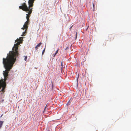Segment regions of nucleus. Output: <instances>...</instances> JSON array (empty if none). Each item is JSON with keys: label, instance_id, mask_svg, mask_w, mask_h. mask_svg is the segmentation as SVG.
<instances>
[{"label": "nucleus", "instance_id": "7", "mask_svg": "<svg viewBox=\"0 0 131 131\" xmlns=\"http://www.w3.org/2000/svg\"><path fill=\"white\" fill-rule=\"evenodd\" d=\"M26 29L25 30V32H23V35H21V36H24L26 34Z\"/></svg>", "mask_w": 131, "mask_h": 131}, {"label": "nucleus", "instance_id": "3", "mask_svg": "<svg viewBox=\"0 0 131 131\" xmlns=\"http://www.w3.org/2000/svg\"><path fill=\"white\" fill-rule=\"evenodd\" d=\"M35 0H29L28 3L29 5V7H32L34 3Z\"/></svg>", "mask_w": 131, "mask_h": 131}, {"label": "nucleus", "instance_id": "1", "mask_svg": "<svg viewBox=\"0 0 131 131\" xmlns=\"http://www.w3.org/2000/svg\"><path fill=\"white\" fill-rule=\"evenodd\" d=\"M23 38L22 37H20L19 39H17L15 40V42L17 43L14 44L12 51H9V53L7 54L6 58H3V62L4 61L6 63L13 66L15 62L16 57L19 54L18 46L19 45L21 39H22Z\"/></svg>", "mask_w": 131, "mask_h": 131}, {"label": "nucleus", "instance_id": "14", "mask_svg": "<svg viewBox=\"0 0 131 131\" xmlns=\"http://www.w3.org/2000/svg\"><path fill=\"white\" fill-rule=\"evenodd\" d=\"M77 76H78V78H77V79L78 80V78H79V74H78L77 75Z\"/></svg>", "mask_w": 131, "mask_h": 131}, {"label": "nucleus", "instance_id": "18", "mask_svg": "<svg viewBox=\"0 0 131 131\" xmlns=\"http://www.w3.org/2000/svg\"><path fill=\"white\" fill-rule=\"evenodd\" d=\"M72 26L71 27H70V28H72Z\"/></svg>", "mask_w": 131, "mask_h": 131}, {"label": "nucleus", "instance_id": "11", "mask_svg": "<svg viewBox=\"0 0 131 131\" xmlns=\"http://www.w3.org/2000/svg\"><path fill=\"white\" fill-rule=\"evenodd\" d=\"M25 58H24V60L25 61H26L27 59V56H25Z\"/></svg>", "mask_w": 131, "mask_h": 131}, {"label": "nucleus", "instance_id": "17", "mask_svg": "<svg viewBox=\"0 0 131 131\" xmlns=\"http://www.w3.org/2000/svg\"><path fill=\"white\" fill-rule=\"evenodd\" d=\"M69 102H68L67 103V105H69Z\"/></svg>", "mask_w": 131, "mask_h": 131}, {"label": "nucleus", "instance_id": "9", "mask_svg": "<svg viewBox=\"0 0 131 131\" xmlns=\"http://www.w3.org/2000/svg\"><path fill=\"white\" fill-rule=\"evenodd\" d=\"M45 48H44V49L43 50L42 53V55H43L45 51Z\"/></svg>", "mask_w": 131, "mask_h": 131}, {"label": "nucleus", "instance_id": "2", "mask_svg": "<svg viewBox=\"0 0 131 131\" xmlns=\"http://www.w3.org/2000/svg\"><path fill=\"white\" fill-rule=\"evenodd\" d=\"M31 7H28L26 4L25 3H24L22 4L21 6H20L19 8L23 10L26 12L28 11V14H26V18L27 21H29V18L30 17V14L32 13V8H30Z\"/></svg>", "mask_w": 131, "mask_h": 131}, {"label": "nucleus", "instance_id": "13", "mask_svg": "<svg viewBox=\"0 0 131 131\" xmlns=\"http://www.w3.org/2000/svg\"><path fill=\"white\" fill-rule=\"evenodd\" d=\"M77 32H76V37H75L76 39L77 38Z\"/></svg>", "mask_w": 131, "mask_h": 131}, {"label": "nucleus", "instance_id": "15", "mask_svg": "<svg viewBox=\"0 0 131 131\" xmlns=\"http://www.w3.org/2000/svg\"><path fill=\"white\" fill-rule=\"evenodd\" d=\"M61 66H63V63H62V61L61 63Z\"/></svg>", "mask_w": 131, "mask_h": 131}, {"label": "nucleus", "instance_id": "21", "mask_svg": "<svg viewBox=\"0 0 131 131\" xmlns=\"http://www.w3.org/2000/svg\"><path fill=\"white\" fill-rule=\"evenodd\" d=\"M46 108V107H45V109Z\"/></svg>", "mask_w": 131, "mask_h": 131}, {"label": "nucleus", "instance_id": "5", "mask_svg": "<svg viewBox=\"0 0 131 131\" xmlns=\"http://www.w3.org/2000/svg\"><path fill=\"white\" fill-rule=\"evenodd\" d=\"M41 44L42 43L41 42H40L35 47V48L36 49V51L38 49V48L40 47Z\"/></svg>", "mask_w": 131, "mask_h": 131}, {"label": "nucleus", "instance_id": "19", "mask_svg": "<svg viewBox=\"0 0 131 131\" xmlns=\"http://www.w3.org/2000/svg\"><path fill=\"white\" fill-rule=\"evenodd\" d=\"M2 116V115L1 116V117Z\"/></svg>", "mask_w": 131, "mask_h": 131}, {"label": "nucleus", "instance_id": "8", "mask_svg": "<svg viewBox=\"0 0 131 131\" xmlns=\"http://www.w3.org/2000/svg\"><path fill=\"white\" fill-rule=\"evenodd\" d=\"M59 51V49H58L56 51V52L54 54V55L53 56L54 57L55 56V55L58 53V51Z\"/></svg>", "mask_w": 131, "mask_h": 131}, {"label": "nucleus", "instance_id": "12", "mask_svg": "<svg viewBox=\"0 0 131 131\" xmlns=\"http://www.w3.org/2000/svg\"><path fill=\"white\" fill-rule=\"evenodd\" d=\"M27 28H25L24 27H23L21 28V29H23V30H24L25 29H26V30L27 29Z\"/></svg>", "mask_w": 131, "mask_h": 131}, {"label": "nucleus", "instance_id": "6", "mask_svg": "<svg viewBox=\"0 0 131 131\" xmlns=\"http://www.w3.org/2000/svg\"><path fill=\"white\" fill-rule=\"evenodd\" d=\"M3 122H4L3 121H0V129L1 128Z\"/></svg>", "mask_w": 131, "mask_h": 131}, {"label": "nucleus", "instance_id": "4", "mask_svg": "<svg viewBox=\"0 0 131 131\" xmlns=\"http://www.w3.org/2000/svg\"><path fill=\"white\" fill-rule=\"evenodd\" d=\"M29 21H26L25 23V24L23 26V27H24L25 28H27L28 27V24L29 23Z\"/></svg>", "mask_w": 131, "mask_h": 131}, {"label": "nucleus", "instance_id": "20", "mask_svg": "<svg viewBox=\"0 0 131 131\" xmlns=\"http://www.w3.org/2000/svg\"><path fill=\"white\" fill-rule=\"evenodd\" d=\"M94 4H93V6H94Z\"/></svg>", "mask_w": 131, "mask_h": 131}, {"label": "nucleus", "instance_id": "16", "mask_svg": "<svg viewBox=\"0 0 131 131\" xmlns=\"http://www.w3.org/2000/svg\"><path fill=\"white\" fill-rule=\"evenodd\" d=\"M51 84H52V87H53V82L52 81H51Z\"/></svg>", "mask_w": 131, "mask_h": 131}, {"label": "nucleus", "instance_id": "10", "mask_svg": "<svg viewBox=\"0 0 131 131\" xmlns=\"http://www.w3.org/2000/svg\"><path fill=\"white\" fill-rule=\"evenodd\" d=\"M5 88H4V87H3L1 91H2L3 92H4V89Z\"/></svg>", "mask_w": 131, "mask_h": 131}]
</instances>
